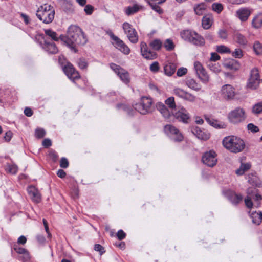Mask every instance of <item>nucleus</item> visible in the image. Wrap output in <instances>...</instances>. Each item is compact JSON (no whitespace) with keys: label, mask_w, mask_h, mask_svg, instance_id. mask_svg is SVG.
Segmentation results:
<instances>
[{"label":"nucleus","mask_w":262,"mask_h":262,"mask_svg":"<svg viewBox=\"0 0 262 262\" xmlns=\"http://www.w3.org/2000/svg\"><path fill=\"white\" fill-rule=\"evenodd\" d=\"M110 36L111 38L114 40V45L116 48H117L121 52L125 55H128L129 54L130 52V49L124 43L122 40H121L119 38L113 34H112Z\"/></svg>","instance_id":"obj_14"},{"label":"nucleus","mask_w":262,"mask_h":262,"mask_svg":"<svg viewBox=\"0 0 262 262\" xmlns=\"http://www.w3.org/2000/svg\"><path fill=\"white\" fill-rule=\"evenodd\" d=\"M222 143L226 149L235 154L242 152L245 147L244 141L240 138L234 136L225 137Z\"/></svg>","instance_id":"obj_2"},{"label":"nucleus","mask_w":262,"mask_h":262,"mask_svg":"<svg viewBox=\"0 0 262 262\" xmlns=\"http://www.w3.org/2000/svg\"><path fill=\"white\" fill-rule=\"evenodd\" d=\"M213 16L210 14H207L203 16L202 20L203 27L205 29H209L212 23Z\"/></svg>","instance_id":"obj_29"},{"label":"nucleus","mask_w":262,"mask_h":262,"mask_svg":"<svg viewBox=\"0 0 262 262\" xmlns=\"http://www.w3.org/2000/svg\"><path fill=\"white\" fill-rule=\"evenodd\" d=\"M6 170L11 174H15L17 171L18 168L15 164L8 165L6 167Z\"/></svg>","instance_id":"obj_47"},{"label":"nucleus","mask_w":262,"mask_h":262,"mask_svg":"<svg viewBox=\"0 0 262 262\" xmlns=\"http://www.w3.org/2000/svg\"><path fill=\"white\" fill-rule=\"evenodd\" d=\"M195 32L194 31L190 30H185L181 32L180 35L183 39L189 42L191 37L195 35Z\"/></svg>","instance_id":"obj_31"},{"label":"nucleus","mask_w":262,"mask_h":262,"mask_svg":"<svg viewBox=\"0 0 262 262\" xmlns=\"http://www.w3.org/2000/svg\"><path fill=\"white\" fill-rule=\"evenodd\" d=\"M207 6L205 3H202L194 7V10L198 15H203L206 10Z\"/></svg>","instance_id":"obj_34"},{"label":"nucleus","mask_w":262,"mask_h":262,"mask_svg":"<svg viewBox=\"0 0 262 262\" xmlns=\"http://www.w3.org/2000/svg\"><path fill=\"white\" fill-rule=\"evenodd\" d=\"M139 10L138 7L136 5H134L133 7H128L126 9V14L128 15H130L134 13L137 12Z\"/></svg>","instance_id":"obj_48"},{"label":"nucleus","mask_w":262,"mask_h":262,"mask_svg":"<svg viewBox=\"0 0 262 262\" xmlns=\"http://www.w3.org/2000/svg\"><path fill=\"white\" fill-rule=\"evenodd\" d=\"M218 34L221 39H225L227 38V33L225 29H220L218 32Z\"/></svg>","instance_id":"obj_56"},{"label":"nucleus","mask_w":262,"mask_h":262,"mask_svg":"<svg viewBox=\"0 0 262 262\" xmlns=\"http://www.w3.org/2000/svg\"><path fill=\"white\" fill-rule=\"evenodd\" d=\"M60 39L74 52L77 45H84L87 38L81 29L76 25H71L68 29L66 35H60Z\"/></svg>","instance_id":"obj_1"},{"label":"nucleus","mask_w":262,"mask_h":262,"mask_svg":"<svg viewBox=\"0 0 262 262\" xmlns=\"http://www.w3.org/2000/svg\"><path fill=\"white\" fill-rule=\"evenodd\" d=\"M234 39L237 43L243 46H246L248 42L245 36L239 33L235 34Z\"/></svg>","instance_id":"obj_35"},{"label":"nucleus","mask_w":262,"mask_h":262,"mask_svg":"<svg viewBox=\"0 0 262 262\" xmlns=\"http://www.w3.org/2000/svg\"><path fill=\"white\" fill-rule=\"evenodd\" d=\"M46 135V131L42 128L38 127L35 129V136L36 138H42Z\"/></svg>","instance_id":"obj_44"},{"label":"nucleus","mask_w":262,"mask_h":262,"mask_svg":"<svg viewBox=\"0 0 262 262\" xmlns=\"http://www.w3.org/2000/svg\"><path fill=\"white\" fill-rule=\"evenodd\" d=\"M251 11L247 8L239 9L236 12V16L242 21H246L250 15Z\"/></svg>","instance_id":"obj_20"},{"label":"nucleus","mask_w":262,"mask_h":262,"mask_svg":"<svg viewBox=\"0 0 262 262\" xmlns=\"http://www.w3.org/2000/svg\"><path fill=\"white\" fill-rule=\"evenodd\" d=\"M110 36L111 38L114 40V45L116 48H117L121 52L125 55H128L129 54L130 52V49L124 43L122 40H121L119 38L113 34H112Z\"/></svg>","instance_id":"obj_15"},{"label":"nucleus","mask_w":262,"mask_h":262,"mask_svg":"<svg viewBox=\"0 0 262 262\" xmlns=\"http://www.w3.org/2000/svg\"><path fill=\"white\" fill-rule=\"evenodd\" d=\"M191 132L195 135L198 139L207 140L210 137V135L207 132L201 130L198 126H193L191 128Z\"/></svg>","instance_id":"obj_18"},{"label":"nucleus","mask_w":262,"mask_h":262,"mask_svg":"<svg viewBox=\"0 0 262 262\" xmlns=\"http://www.w3.org/2000/svg\"><path fill=\"white\" fill-rule=\"evenodd\" d=\"M159 63L157 61L153 62L150 66V70L151 72L154 73L157 72L159 70Z\"/></svg>","instance_id":"obj_52"},{"label":"nucleus","mask_w":262,"mask_h":262,"mask_svg":"<svg viewBox=\"0 0 262 262\" xmlns=\"http://www.w3.org/2000/svg\"><path fill=\"white\" fill-rule=\"evenodd\" d=\"M45 32L46 34L49 37H50L52 39L55 41H58L59 39H60V37H58L57 36V33L50 29H46L45 30Z\"/></svg>","instance_id":"obj_42"},{"label":"nucleus","mask_w":262,"mask_h":262,"mask_svg":"<svg viewBox=\"0 0 262 262\" xmlns=\"http://www.w3.org/2000/svg\"><path fill=\"white\" fill-rule=\"evenodd\" d=\"M247 128L249 130L253 133H256L259 130L257 126L254 125L253 123H249L247 125Z\"/></svg>","instance_id":"obj_55"},{"label":"nucleus","mask_w":262,"mask_h":262,"mask_svg":"<svg viewBox=\"0 0 262 262\" xmlns=\"http://www.w3.org/2000/svg\"><path fill=\"white\" fill-rule=\"evenodd\" d=\"M253 47L254 51L257 55L262 54V44L258 41H255Z\"/></svg>","instance_id":"obj_41"},{"label":"nucleus","mask_w":262,"mask_h":262,"mask_svg":"<svg viewBox=\"0 0 262 262\" xmlns=\"http://www.w3.org/2000/svg\"><path fill=\"white\" fill-rule=\"evenodd\" d=\"M245 205L249 209H251L253 207V204L250 197L247 196L245 199Z\"/></svg>","instance_id":"obj_54"},{"label":"nucleus","mask_w":262,"mask_h":262,"mask_svg":"<svg viewBox=\"0 0 262 262\" xmlns=\"http://www.w3.org/2000/svg\"><path fill=\"white\" fill-rule=\"evenodd\" d=\"M125 236L126 234L122 230H119L117 233V236L119 240L124 239Z\"/></svg>","instance_id":"obj_62"},{"label":"nucleus","mask_w":262,"mask_h":262,"mask_svg":"<svg viewBox=\"0 0 262 262\" xmlns=\"http://www.w3.org/2000/svg\"><path fill=\"white\" fill-rule=\"evenodd\" d=\"M177 66L175 63L169 62L164 67L165 74L168 76H171L176 71Z\"/></svg>","instance_id":"obj_27"},{"label":"nucleus","mask_w":262,"mask_h":262,"mask_svg":"<svg viewBox=\"0 0 262 262\" xmlns=\"http://www.w3.org/2000/svg\"><path fill=\"white\" fill-rule=\"evenodd\" d=\"M140 46L141 55L144 58L148 60H153L157 58V53L155 52L150 50L145 42H141Z\"/></svg>","instance_id":"obj_13"},{"label":"nucleus","mask_w":262,"mask_h":262,"mask_svg":"<svg viewBox=\"0 0 262 262\" xmlns=\"http://www.w3.org/2000/svg\"><path fill=\"white\" fill-rule=\"evenodd\" d=\"M260 81L261 80L258 69L253 68L250 70L246 88L251 90H255L259 87Z\"/></svg>","instance_id":"obj_5"},{"label":"nucleus","mask_w":262,"mask_h":262,"mask_svg":"<svg viewBox=\"0 0 262 262\" xmlns=\"http://www.w3.org/2000/svg\"><path fill=\"white\" fill-rule=\"evenodd\" d=\"M93 10L94 7L90 5H86L84 9V11L87 15H91L93 13Z\"/></svg>","instance_id":"obj_58"},{"label":"nucleus","mask_w":262,"mask_h":262,"mask_svg":"<svg viewBox=\"0 0 262 262\" xmlns=\"http://www.w3.org/2000/svg\"><path fill=\"white\" fill-rule=\"evenodd\" d=\"M157 108L165 119H169L171 116L170 113L166 106L161 102H158Z\"/></svg>","instance_id":"obj_23"},{"label":"nucleus","mask_w":262,"mask_h":262,"mask_svg":"<svg viewBox=\"0 0 262 262\" xmlns=\"http://www.w3.org/2000/svg\"><path fill=\"white\" fill-rule=\"evenodd\" d=\"M110 67L124 83L127 84L129 82L130 78L127 71L120 66L113 63H110Z\"/></svg>","instance_id":"obj_11"},{"label":"nucleus","mask_w":262,"mask_h":262,"mask_svg":"<svg viewBox=\"0 0 262 262\" xmlns=\"http://www.w3.org/2000/svg\"><path fill=\"white\" fill-rule=\"evenodd\" d=\"M216 51L217 52L223 54V53H230V50L229 48L227 47L224 46V45H221L218 46L216 47Z\"/></svg>","instance_id":"obj_45"},{"label":"nucleus","mask_w":262,"mask_h":262,"mask_svg":"<svg viewBox=\"0 0 262 262\" xmlns=\"http://www.w3.org/2000/svg\"><path fill=\"white\" fill-rule=\"evenodd\" d=\"M12 137V133L11 131L7 132L5 133L4 138L5 141H9Z\"/></svg>","instance_id":"obj_64"},{"label":"nucleus","mask_w":262,"mask_h":262,"mask_svg":"<svg viewBox=\"0 0 262 262\" xmlns=\"http://www.w3.org/2000/svg\"><path fill=\"white\" fill-rule=\"evenodd\" d=\"M209 69L215 73H218L221 71L220 66L217 63H210L208 64Z\"/></svg>","instance_id":"obj_46"},{"label":"nucleus","mask_w":262,"mask_h":262,"mask_svg":"<svg viewBox=\"0 0 262 262\" xmlns=\"http://www.w3.org/2000/svg\"><path fill=\"white\" fill-rule=\"evenodd\" d=\"M63 70L69 79L74 81L80 78V75L77 71L75 70L73 66L68 63L63 67Z\"/></svg>","instance_id":"obj_16"},{"label":"nucleus","mask_w":262,"mask_h":262,"mask_svg":"<svg viewBox=\"0 0 262 262\" xmlns=\"http://www.w3.org/2000/svg\"><path fill=\"white\" fill-rule=\"evenodd\" d=\"M60 166L61 167L66 168L69 166L68 160L65 158H62L60 161Z\"/></svg>","instance_id":"obj_59"},{"label":"nucleus","mask_w":262,"mask_h":262,"mask_svg":"<svg viewBox=\"0 0 262 262\" xmlns=\"http://www.w3.org/2000/svg\"><path fill=\"white\" fill-rule=\"evenodd\" d=\"M165 103L169 107L170 109H174L176 107V104L175 103L174 98L173 97H170L168 98L165 101Z\"/></svg>","instance_id":"obj_39"},{"label":"nucleus","mask_w":262,"mask_h":262,"mask_svg":"<svg viewBox=\"0 0 262 262\" xmlns=\"http://www.w3.org/2000/svg\"><path fill=\"white\" fill-rule=\"evenodd\" d=\"M183 99L190 102H194L196 100V97L193 94L187 92Z\"/></svg>","instance_id":"obj_49"},{"label":"nucleus","mask_w":262,"mask_h":262,"mask_svg":"<svg viewBox=\"0 0 262 262\" xmlns=\"http://www.w3.org/2000/svg\"><path fill=\"white\" fill-rule=\"evenodd\" d=\"M187 70L185 68H181L179 69L177 72V75L179 77H181L186 74Z\"/></svg>","instance_id":"obj_60"},{"label":"nucleus","mask_w":262,"mask_h":262,"mask_svg":"<svg viewBox=\"0 0 262 262\" xmlns=\"http://www.w3.org/2000/svg\"><path fill=\"white\" fill-rule=\"evenodd\" d=\"M252 113L254 114H259L262 113V101L258 102L253 105Z\"/></svg>","instance_id":"obj_40"},{"label":"nucleus","mask_w":262,"mask_h":262,"mask_svg":"<svg viewBox=\"0 0 262 262\" xmlns=\"http://www.w3.org/2000/svg\"><path fill=\"white\" fill-rule=\"evenodd\" d=\"M26 242H27V238L24 235L20 236L17 239V244H18L24 245L26 243Z\"/></svg>","instance_id":"obj_63"},{"label":"nucleus","mask_w":262,"mask_h":262,"mask_svg":"<svg viewBox=\"0 0 262 262\" xmlns=\"http://www.w3.org/2000/svg\"><path fill=\"white\" fill-rule=\"evenodd\" d=\"M124 33L132 43H136L138 41V35L135 29L128 23H124L122 25Z\"/></svg>","instance_id":"obj_9"},{"label":"nucleus","mask_w":262,"mask_h":262,"mask_svg":"<svg viewBox=\"0 0 262 262\" xmlns=\"http://www.w3.org/2000/svg\"><path fill=\"white\" fill-rule=\"evenodd\" d=\"M194 69L197 77L203 83L207 84L209 82L210 77L205 69L200 62H194Z\"/></svg>","instance_id":"obj_8"},{"label":"nucleus","mask_w":262,"mask_h":262,"mask_svg":"<svg viewBox=\"0 0 262 262\" xmlns=\"http://www.w3.org/2000/svg\"><path fill=\"white\" fill-rule=\"evenodd\" d=\"M173 94L182 98V99H184L185 95H186V91H185V90H184L183 89H181V88H176L173 89Z\"/></svg>","instance_id":"obj_37"},{"label":"nucleus","mask_w":262,"mask_h":262,"mask_svg":"<svg viewBox=\"0 0 262 262\" xmlns=\"http://www.w3.org/2000/svg\"><path fill=\"white\" fill-rule=\"evenodd\" d=\"M186 85L190 89L195 91H199L201 89V85L193 78L188 77L185 80Z\"/></svg>","instance_id":"obj_21"},{"label":"nucleus","mask_w":262,"mask_h":262,"mask_svg":"<svg viewBox=\"0 0 262 262\" xmlns=\"http://www.w3.org/2000/svg\"><path fill=\"white\" fill-rule=\"evenodd\" d=\"M43 48L50 54H56L58 51V49L54 43H50L46 41L45 42Z\"/></svg>","instance_id":"obj_30"},{"label":"nucleus","mask_w":262,"mask_h":262,"mask_svg":"<svg viewBox=\"0 0 262 262\" xmlns=\"http://www.w3.org/2000/svg\"><path fill=\"white\" fill-rule=\"evenodd\" d=\"M94 249L95 251L99 252L100 255L105 252L104 247L100 244H96L94 246Z\"/></svg>","instance_id":"obj_57"},{"label":"nucleus","mask_w":262,"mask_h":262,"mask_svg":"<svg viewBox=\"0 0 262 262\" xmlns=\"http://www.w3.org/2000/svg\"><path fill=\"white\" fill-rule=\"evenodd\" d=\"M224 66L227 69L236 71L239 69L241 64L238 61L232 59L226 62Z\"/></svg>","instance_id":"obj_26"},{"label":"nucleus","mask_w":262,"mask_h":262,"mask_svg":"<svg viewBox=\"0 0 262 262\" xmlns=\"http://www.w3.org/2000/svg\"><path fill=\"white\" fill-rule=\"evenodd\" d=\"M27 191L30 197L34 202L39 203L41 201V195L34 186L28 187Z\"/></svg>","instance_id":"obj_19"},{"label":"nucleus","mask_w":262,"mask_h":262,"mask_svg":"<svg viewBox=\"0 0 262 262\" xmlns=\"http://www.w3.org/2000/svg\"><path fill=\"white\" fill-rule=\"evenodd\" d=\"M14 250L17 252L18 254H22V259L24 261L29 260L30 258V256L29 252L26 249L19 247L17 244L14 245Z\"/></svg>","instance_id":"obj_22"},{"label":"nucleus","mask_w":262,"mask_h":262,"mask_svg":"<svg viewBox=\"0 0 262 262\" xmlns=\"http://www.w3.org/2000/svg\"><path fill=\"white\" fill-rule=\"evenodd\" d=\"M252 27L256 29L262 27V13H259L254 16L251 23Z\"/></svg>","instance_id":"obj_24"},{"label":"nucleus","mask_w":262,"mask_h":262,"mask_svg":"<svg viewBox=\"0 0 262 262\" xmlns=\"http://www.w3.org/2000/svg\"><path fill=\"white\" fill-rule=\"evenodd\" d=\"M149 5L150 6L151 8L159 14H162L163 13L162 9L157 4H154L151 2H148Z\"/></svg>","instance_id":"obj_51"},{"label":"nucleus","mask_w":262,"mask_h":262,"mask_svg":"<svg viewBox=\"0 0 262 262\" xmlns=\"http://www.w3.org/2000/svg\"><path fill=\"white\" fill-rule=\"evenodd\" d=\"M117 107L122 108V109L126 111L129 115L133 114L132 113L133 110L130 108L125 106V105L119 104L117 105Z\"/></svg>","instance_id":"obj_61"},{"label":"nucleus","mask_w":262,"mask_h":262,"mask_svg":"<svg viewBox=\"0 0 262 262\" xmlns=\"http://www.w3.org/2000/svg\"><path fill=\"white\" fill-rule=\"evenodd\" d=\"M152 100L150 97H143L139 102L136 103L134 106L135 110L141 114H146L151 111Z\"/></svg>","instance_id":"obj_6"},{"label":"nucleus","mask_w":262,"mask_h":262,"mask_svg":"<svg viewBox=\"0 0 262 262\" xmlns=\"http://www.w3.org/2000/svg\"><path fill=\"white\" fill-rule=\"evenodd\" d=\"M189 42L194 46H203L205 45V41L203 37L195 32V35L191 37V39Z\"/></svg>","instance_id":"obj_25"},{"label":"nucleus","mask_w":262,"mask_h":262,"mask_svg":"<svg viewBox=\"0 0 262 262\" xmlns=\"http://www.w3.org/2000/svg\"><path fill=\"white\" fill-rule=\"evenodd\" d=\"M211 8L213 11L220 14L223 10V5L221 3H214L212 4Z\"/></svg>","instance_id":"obj_38"},{"label":"nucleus","mask_w":262,"mask_h":262,"mask_svg":"<svg viewBox=\"0 0 262 262\" xmlns=\"http://www.w3.org/2000/svg\"><path fill=\"white\" fill-rule=\"evenodd\" d=\"M237 94L235 88L229 84L222 85L219 91L220 97L225 101L234 100Z\"/></svg>","instance_id":"obj_4"},{"label":"nucleus","mask_w":262,"mask_h":262,"mask_svg":"<svg viewBox=\"0 0 262 262\" xmlns=\"http://www.w3.org/2000/svg\"><path fill=\"white\" fill-rule=\"evenodd\" d=\"M250 217L252 220V222L257 225H259L262 221V212H252L250 214Z\"/></svg>","instance_id":"obj_28"},{"label":"nucleus","mask_w":262,"mask_h":262,"mask_svg":"<svg viewBox=\"0 0 262 262\" xmlns=\"http://www.w3.org/2000/svg\"><path fill=\"white\" fill-rule=\"evenodd\" d=\"M228 199L232 204L236 205L242 201L243 196L241 194L231 192L228 195Z\"/></svg>","instance_id":"obj_33"},{"label":"nucleus","mask_w":262,"mask_h":262,"mask_svg":"<svg viewBox=\"0 0 262 262\" xmlns=\"http://www.w3.org/2000/svg\"><path fill=\"white\" fill-rule=\"evenodd\" d=\"M246 114L243 108L238 107L233 110L228 115L229 121L233 124H238L245 121Z\"/></svg>","instance_id":"obj_7"},{"label":"nucleus","mask_w":262,"mask_h":262,"mask_svg":"<svg viewBox=\"0 0 262 262\" xmlns=\"http://www.w3.org/2000/svg\"><path fill=\"white\" fill-rule=\"evenodd\" d=\"M217 154L213 150H210L205 152L202 157V161L206 166L213 167L216 165L217 159Z\"/></svg>","instance_id":"obj_10"},{"label":"nucleus","mask_w":262,"mask_h":262,"mask_svg":"<svg viewBox=\"0 0 262 262\" xmlns=\"http://www.w3.org/2000/svg\"><path fill=\"white\" fill-rule=\"evenodd\" d=\"M162 43L160 39H156L151 41L149 46L154 50H160L162 47Z\"/></svg>","instance_id":"obj_36"},{"label":"nucleus","mask_w":262,"mask_h":262,"mask_svg":"<svg viewBox=\"0 0 262 262\" xmlns=\"http://www.w3.org/2000/svg\"><path fill=\"white\" fill-rule=\"evenodd\" d=\"M251 167L249 163H242L240 167L235 171V173L238 176H242Z\"/></svg>","instance_id":"obj_32"},{"label":"nucleus","mask_w":262,"mask_h":262,"mask_svg":"<svg viewBox=\"0 0 262 262\" xmlns=\"http://www.w3.org/2000/svg\"><path fill=\"white\" fill-rule=\"evenodd\" d=\"M36 16L45 24H50L54 18L55 10L50 5L46 4L40 6L36 11Z\"/></svg>","instance_id":"obj_3"},{"label":"nucleus","mask_w":262,"mask_h":262,"mask_svg":"<svg viewBox=\"0 0 262 262\" xmlns=\"http://www.w3.org/2000/svg\"><path fill=\"white\" fill-rule=\"evenodd\" d=\"M173 116L180 121L187 123L190 116L187 111L183 107L178 108V110L173 113Z\"/></svg>","instance_id":"obj_17"},{"label":"nucleus","mask_w":262,"mask_h":262,"mask_svg":"<svg viewBox=\"0 0 262 262\" xmlns=\"http://www.w3.org/2000/svg\"><path fill=\"white\" fill-rule=\"evenodd\" d=\"M77 63L79 67L81 69H84L88 66V63L84 59H79L77 61Z\"/></svg>","instance_id":"obj_53"},{"label":"nucleus","mask_w":262,"mask_h":262,"mask_svg":"<svg viewBox=\"0 0 262 262\" xmlns=\"http://www.w3.org/2000/svg\"><path fill=\"white\" fill-rule=\"evenodd\" d=\"M232 55L235 58H241L243 56V51L241 49H236L235 51L232 53Z\"/></svg>","instance_id":"obj_50"},{"label":"nucleus","mask_w":262,"mask_h":262,"mask_svg":"<svg viewBox=\"0 0 262 262\" xmlns=\"http://www.w3.org/2000/svg\"><path fill=\"white\" fill-rule=\"evenodd\" d=\"M164 47L167 51H171L174 48V43L170 39H167L165 40L164 43Z\"/></svg>","instance_id":"obj_43"},{"label":"nucleus","mask_w":262,"mask_h":262,"mask_svg":"<svg viewBox=\"0 0 262 262\" xmlns=\"http://www.w3.org/2000/svg\"><path fill=\"white\" fill-rule=\"evenodd\" d=\"M164 131L175 141H181L183 136L179 130L172 125H167L164 127Z\"/></svg>","instance_id":"obj_12"}]
</instances>
